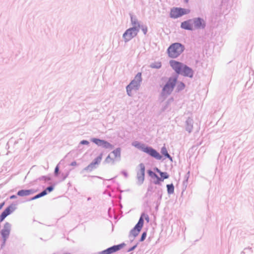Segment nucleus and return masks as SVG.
I'll list each match as a JSON object with an SVG mask.
<instances>
[{
    "mask_svg": "<svg viewBox=\"0 0 254 254\" xmlns=\"http://www.w3.org/2000/svg\"><path fill=\"white\" fill-rule=\"evenodd\" d=\"M180 74H183L185 76H187L189 77H192L193 75V72L191 69L188 67L187 65H185L183 70L182 72Z\"/></svg>",
    "mask_w": 254,
    "mask_h": 254,
    "instance_id": "nucleus-14",
    "label": "nucleus"
},
{
    "mask_svg": "<svg viewBox=\"0 0 254 254\" xmlns=\"http://www.w3.org/2000/svg\"><path fill=\"white\" fill-rule=\"evenodd\" d=\"M133 80H136V82H137V83L140 84V82L141 81V73L140 72L138 73L136 75V76Z\"/></svg>",
    "mask_w": 254,
    "mask_h": 254,
    "instance_id": "nucleus-23",
    "label": "nucleus"
},
{
    "mask_svg": "<svg viewBox=\"0 0 254 254\" xmlns=\"http://www.w3.org/2000/svg\"><path fill=\"white\" fill-rule=\"evenodd\" d=\"M16 198V196L15 195H12L10 196V199H11Z\"/></svg>",
    "mask_w": 254,
    "mask_h": 254,
    "instance_id": "nucleus-35",
    "label": "nucleus"
},
{
    "mask_svg": "<svg viewBox=\"0 0 254 254\" xmlns=\"http://www.w3.org/2000/svg\"><path fill=\"white\" fill-rule=\"evenodd\" d=\"M33 192L31 190H21L17 192V195L20 196H28Z\"/></svg>",
    "mask_w": 254,
    "mask_h": 254,
    "instance_id": "nucleus-16",
    "label": "nucleus"
},
{
    "mask_svg": "<svg viewBox=\"0 0 254 254\" xmlns=\"http://www.w3.org/2000/svg\"><path fill=\"white\" fill-rule=\"evenodd\" d=\"M177 81V77L173 76L170 77L163 89V94H170L172 92L174 87L176 84Z\"/></svg>",
    "mask_w": 254,
    "mask_h": 254,
    "instance_id": "nucleus-3",
    "label": "nucleus"
},
{
    "mask_svg": "<svg viewBox=\"0 0 254 254\" xmlns=\"http://www.w3.org/2000/svg\"><path fill=\"white\" fill-rule=\"evenodd\" d=\"M15 206L13 205H10L7 207L0 215V222L3 221L5 217L11 214L15 210Z\"/></svg>",
    "mask_w": 254,
    "mask_h": 254,
    "instance_id": "nucleus-9",
    "label": "nucleus"
},
{
    "mask_svg": "<svg viewBox=\"0 0 254 254\" xmlns=\"http://www.w3.org/2000/svg\"><path fill=\"white\" fill-rule=\"evenodd\" d=\"M194 27L195 28H203L205 26L204 21L200 18H195L193 20Z\"/></svg>",
    "mask_w": 254,
    "mask_h": 254,
    "instance_id": "nucleus-13",
    "label": "nucleus"
},
{
    "mask_svg": "<svg viewBox=\"0 0 254 254\" xmlns=\"http://www.w3.org/2000/svg\"><path fill=\"white\" fill-rule=\"evenodd\" d=\"M161 153L162 154H163L164 156H165L166 157L169 158L170 159L172 160V158L170 156V155L168 153L167 149L165 147H163L161 149Z\"/></svg>",
    "mask_w": 254,
    "mask_h": 254,
    "instance_id": "nucleus-19",
    "label": "nucleus"
},
{
    "mask_svg": "<svg viewBox=\"0 0 254 254\" xmlns=\"http://www.w3.org/2000/svg\"><path fill=\"white\" fill-rule=\"evenodd\" d=\"M81 143L82 144H88L89 143V142H88V141H87L86 140H82L81 142Z\"/></svg>",
    "mask_w": 254,
    "mask_h": 254,
    "instance_id": "nucleus-33",
    "label": "nucleus"
},
{
    "mask_svg": "<svg viewBox=\"0 0 254 254\" xmlns=\"http://www.w3.org/2000/svg\"><path fill=\"white\" fill-rule=\"evenodd\" d=\"M114 161V159L112 158L110 155H109L105 159V162L107 163H112Z\"/></svg>",
    "mask_w": 254,
    "mask_h": 254,
    "instance_id": "nucleus-25",
    "label": "nucleus"
},
{
    "mask_svg": "<svg viewBox=\"0 0 254 254\" xmlns=\"http://www.w3.org/2000/svg\"><path fill=\"white\" fill-rule=\"evenodd\" d=\"M170 64L172 68L177 73L180 74L182 72V70L185 64L176 61H171L170 62Z\"/></svg>",
    "mask_w": 254,
    "mask_h": 254,
    "instance_id": "nucleus-8",
    "label": "nucleus"
},
{
    "mask_svg": "<svg viewBox=\"0 0 254 254\" xmlns=\"http://www.w3.org/2000/svg\"><path fill=\"white\" fill-rule=\"evenodd\" d=\"M142 30L143 31L144 34H145L147 31V28L146 27H144L142 28Z\"/></svg>",
    "mask_w": 254,
    "mask_h": 254,
    "instance_id": "nucleus-32",
    "label": "nucleus"
},
{
    "mask_svg": "<svg viewBox=\"0 0 254 254\" xmlns=\"http://www.w3.org/2000/svg\"><path fill=\"white\" fill-rule=\"evenodd\" d=\"M167 191L168 193H173L174 191V187L172 184L167 185Z\"/></svg>",
    "mask_w": 254,
    "mask_h": 254,
    "instance_id": "nucleus-20",
    "label": "nucleus"
},
{
    "mask_svg": "<svg viewBox=\"0 0 254 254\" xmlns=\"http://www.w3.org/2000/svg\"><path fill=\"white\" fill-rule=\"evenodd\" d=\"M139 86V83L133 80L130 83L127 87V90L128 95H131L132 90H136Z\"/></svg>",
    "mask_w": 254,
    "mask_h": 254,
    "instance_id": "nucleus-11",
    "label": "nucleus"
},
{
    "mask_svg": "<svg viewBox=\"0 0 254 254\" xmlns=\"http://www.w3.org/2000/svg\"><path fill=\"white\" fill-rule=\"evenodd\" d=\"M134 146L158 160H160L162 158V156L160 154L151 147L146 146L144 144L139 143H136L134 144Z\"/></svg>",
    "mask_w": 254,
    "mask_h": 254,
    "instance_id": "nucleus-2",
    "label": "nucleus"
},
{
    "mask_svg": "<svg viewBox=\"0 0 254 254\" xmlns=\"http://www.w3.org/2000/svg\"><path fill=\"white\" fill-rule=\"evenodd\" d=\"M156 170L160 174L161 177V178H159L155 174H154V176L157 178L158 181H163L164 179H168L169 178V175L166 172H162L157 168Z\"/></svg>",
    "mask_w": 254,
    "mask_h": 254,
    "instance_id": "nucleus-15",
    "label": "nucleus"
},
{
    "mask_svg": "<svg viewBox=\"0 0 254 254\" xmlns=\"http://www.w3.org/2000/svg\"><path fill=\"white\" fill-rule=\"evenodd\" d=\"M11 230V225L8 222H6L0 231V234L3 238V243H5L8 238Z\"/></svg>",
    "mask_w": 254,
    "mask_h": 254,
    "instance_id": "nucleus-5",
    "label": "nucleus"
},
{
    "mask_svg": "<svg viewBox=\"0 0 254 254\" xmlns=\"http://www.w3.org/2000/svg\"><path fill=\"white\" fill-rule=\"evenodd\" d=\"M185 88V84L183 82H179L177 86V89L178 91H180Z\"/></svg>",
    "mask_w": 254,
    "mask_h": 254,
    "instance_id": "nucleus-24",
    "label": "nucleus"
},
{
    "mask_svg": "<svg viewBox=\"0 0 254 254\" xmlns=\"http://www.w3.org/2000/svg\"><path fill=\"white\" fill-rule=\"evenodd\" d=\"M77 165V163L75 161H73L71 163L70 166H75Z\"/></svg>",
    "mask_w": 254,
    "mask_h": 254,
    "instance_id": "nucleus-34",
    "label": "nucleus"
},
{
    "mask_svg": "<svg viewBox=\"0 0 254 254\" xmlns=\"http://www.w3.org/2000/svg\"><path fill=\"white\" fill-rule=\"evenodd\" d=\"M190 12V10L182 8H174L171 9L170 16L172 18H176Z\"/></svg>",
    "mask_w": 254,
    "mask_h": 254,
    "instance_id": "nucleus-4",
    "label": "nucleus"
},
{
    "mask_svg": "<svg viewBox=\"0 0 254 254\" xmlns=\"http://www.w3.org/2000/svg\"><path fill=\"white\" fill-rule=\"evenodd\" d=\"M181 27L187 30H192L193 26L191 23L190 20L184 21L181 24Z\"/></svg>",
    "mask_w": 254,
    "mask_h": 254,
    "instance_id": "nucleus-17",
    "label": "nucleus"
},
{
    "mask_svg": "<svg viewBox=\"0 0 254 254\" xmlns=\"http://www.w3.org/2000/svg\"><path fill=\"white\" fill-rule=\"evenodd\" d=\"M185 1H186V2H188L189 1V0H185Z\"/></svg>",
    "mask_w": 254,
    "mask_h": 254,
    "instance_id": "nucleus-37",
    "label": "nucleus"
},
{
    "mask_svg": "<svg viewBox=\"0 0 254 254\" xmlns=\"http://www.w3.org/2000/svg\"><path fill=\"white\" fill-rule=\"evenodd\" d=\"M46 191H48L49 192H51L53 190V187L52 186L49 187L46 189Z\"/></svg>",
    "mask_w": 254,
    "mask_h": 254,
    "instance_id": "nucleus-30",
    "label": "nucleus"
},
{
    "mask_svg": "<svg viewBox=\"0 0 254 254\" xmlns=\"http://www.w3.org/2000/svg\"><path fill=\"white\" fill-rule=\"evenodd\" d=\"M123 245L122 244L114 246L102 251V254H111L120 250L122 248H123Z\"/></svg>",
    "mask_w": 254,
    "mask_h": 254,
    "instance_id": "nucleus-12",
    "label": "nucleus"
},
{
    "mask_svg": "<svg viewBox=\"0 0 254 254\" xmlns=\"http://www.w3.org/2000/svg\"><path fill=\"white\" fill-rule=\"evenodd\" d=\"M137 30L136 28H131L127 29L123 34V37L125 40L128 41L135 37L137 34Z\"/></svg>",
    "mask_w": 254,
    "mask_h": 254,
    "instance_id": "nucleus-6",
    "label": "nucleus"
},
{
    "mask_svg": "<svg viewBox=\"0 0 254 254\" xmlns=\"http://www.w3.org/2000/svg\"><path fill=\"white\" fill-rule=\"evenodd\" d=\"M47 192L46 190H44V191H43L42 192L40 193V194L41 197H42V196H43L45 195L46 194H47Z\"/></svg>",
    "mask_w": 254,
    "mask_h": 254,
    "instance_id": "nucleus-29",
    "label": "nucleus"
},
{
    "mask_svg": "<svg viewBox=\"0 0 254 254\" xmlns=\"http://www.w3.org/2000/svg\"><path fill=\"white\" fill-rule=\"evenodd\" d=\"M4 205V202L1 203L0 204V209H1L2 208V207Z\"/></svg>",
    "mask_w": 254,
    "mask_h": 254,
    "instance_id": "nucleus-36",
    "label": "nucleus"
},
{
    "mask_svg": "<svg viewBox=\"0 0 254 254\" xmlns=\"http://www.w3.org/2000/svg\"><path fill=\"white\" fill-rule=\"evenodd\" d=\"M39 197H41L40 193L38 194L37 195H35L34 197H32L31 200H34L37 198H38Z\"/></svg>",
    "mask_w": 254,
    "mask_h": 254,
    "instance_id": "nucleus-31",
    "label": "nucleus"
},
{
    "mask_svg": "<svg viewBox=\"0 0 254 254\" xmlns=\"http://www.w3.org/2000/svg\"><path fill=\"white\" fill-rule=\"evenodd\" d=\"M112 153L114 155L115 159L119 158L121 155V151L119 149H116L112 152Z\"/></svg>",
    "mask_w": 254,
    "mask_h": 254,
    "instance_id": "nucleus-22",
    "label": "nucleus"
},
{
    "mask_svg": "<svg viewBox=\"0 0 254 254\" xmlns=\"http://www.w3.org/2000/svg\"><path fill=\"white\" fill-rule=\"evenodd\" d=\"M140 177H142V179H143L144 174H145L144 165L143 164H140Z\"/></svg>",
    "mask_w": 254,
    "mask_h": 254,
    "instance_id": "nucleus-21",
    "label": "nucleus"
},
{
    "mask_svg": "<svg viewBox=\"0 0 254 254\" xmlns=\"http://www.w3.org/2000/svg\"><path fill=\"white\" fill-rule=\"evenodd\" d=\"M149 173H152V171H149Z\"/></svg>",
    "mask_w": 254,
    "mask_h": 254,
    "instance_id": "nucleus-38",
    "label": "nucleus"
},
{
    "mask_svg": "<svg viewBox=\"0 0 254 254\" xmlns=\"http://www.w3.org/2000/svg\"><path fill=\"white\" fill-rule=\"evenodd\" d=\"M184 51V47L180 43L172 44L168 49V55L172 58L178 57Z\"/></svg>",
    "mask_w": 254,
    "mask_h": 254,
    "instance_id": "nucleus-1",
    "label": "nucleus"
},
{
    "mask_svg": "<svg viewBox=\"0 0 254 254\" xmlns=\"http://www.w3.org/2000/svg\"><path fill=\"white\" fill-rule=\"evenodd\" d=\"M102 159V155L101 154L100 156L94 159V160L89 165V167L93 168L95 167V165H98L101 162Z\"/></svg>",
    "mask_w": 254,
    "mask_h": 254,
    "instance_id": "nucleus-18",
    "label": "nucleus"
},
{
    "mask_svg": "<svg viewBox=\"0 0 254 254\" xmlns=\"http://www.w3.org/2000/svg\"><path fill=\"white\" fill-rule=\"evenodd\" d=\"M142 218L143 217H145V220L148 222L149 221V216L148 215H145L144 214H142L141 216Z\"/></svg>",
    "mask_w": 254,
    "mask_h": 254,
    "instance_id": "nucleus-27",
    "label": "nucleus"
},
{
    "mask_svg": "<svg viewBox=\"0 0 254 254\" xmlns=\"http://www.w3.org/2000/svg\"><path fill=\"white\" fill-rule=\"evenodd\" d=\"M92 142H93L97 145H98L99 146H103L104 148H113L112 145L110 143H109V142H108L105 140H101V139H97V138H93L92 139Z\"/></svg>",
    "mask_w": 254,
    "mask_h": 254,
    "instance_id": "nucleus-10",
    "label": "nucleus"
},
{
    "mask_svg": "<svg viewBox=\"0 0 254 254\" xmlns=\"http://www.w3.org/2000/svg\"><path fill=\"white\" fill-rule=\"evenodd\" d=\"M59 167L58 166H57L55 169V174L57 176L59 174Z\"/></svg>",
    "mask_w": 254,
    "mask_h": 254,
    "instance_id": "nucleus-28",
    "label": "nucleus"
},
{
    "mask_svg": "<svg viewBox=\"0 0 254 254\" xmlns=\"http://www.w3.org/2000/svg\"><path fill=\"white\" fill-rule=\"evenodd\" d=\"M146 232H144L142 234V236H141V239H140V241H144V240L146 238Z\"/></svg>",
    "mask_w": 254,
    "mask_h": 254,
    "instance_id": "nucleus-26",
    "label": "nucleus"
},
{
    "mask_svg": "<svg viewBox=\"0 0 254 254\" xmlns=\"http://www.w3.org/2000/svg\"><path fill=\"white\" fill-rule=\"evenodd\" d=\"M143 225V219L142 217H140L138 223L135 226L132 230L130 231V234L133 236L136 237L139 234L141 228Z\"/></svg>",
    "mask_w": 254,
    "mask_h": 254,
    "instance_id": "nucleus-7",
    "label": "nucleus"
}]
</instances>
